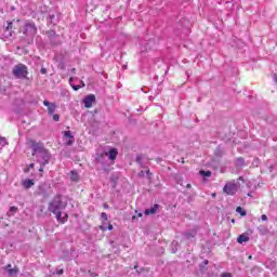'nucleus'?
Here are the masks:
<instances>
[{"mask_svg":"<svg viewBox=\"0 0 277 277\" xmlns=\"http://www.w3.org/2000/svg\"><path fill=\"white\" fill-rule=\"evenodd\" d=\"M221 277H233V275L230 273H224Z\"/></svg>","mask_w":277,"mask_h":277,"instance_id":"41","label":"nucleus"},{"mask_svg":"<svg viewBox=\"0 0 277 277\" xmlns=\"http://www.w3.org/2000/svg\"><path fill=\"white\" fill-rule=\"evenodd\" d=\"M199 174H200L201 176H203V179H209V177L211 176L212 172H211V171L201 170V171L199 172Z\"/></svg>","mask_w":277,"mask_h":277,"instance_id":"26","label":"nucleus"},{"mask_svg":"<svg viewBox=\"0 0 277 277\" xmlns=\"http://www.w3.org/2000/svg\"><path fill=\"white\" fill-rule=\"evenodd\" d=\"M12 75L15 77V79H29L27 78L29 75V67L23 63H19L13 67Z\"/></svg>","mask_w":277,"mask_h":277,"instance_id":"4","label":"nucleus"},{"mask_svg":"<svg viewBox=\"0 0 277 277\" xmlns=\"http://www.w3.org/2000/svg\"><path fill=\"white\" fill-rule=\"evenodd\" d=\"M107 230H114V225H111V223L108 224Z\"/></svg>","mask_w":277,"mask_h":277,"instance_id":"43","label":"nucleus"},{"mask_svg":"<svg viewBox=\"0 0 277 277\" xmlns=\"http://www.w3.org/2000/svg\"><path fill=\"white\" fill-rule=\"evenodd\" d=\"M93 103H96V95H94V94L87 95L83 98V105L87 109H90V107H92Z\"/></svg>","mask_w":277,"mask_h":277,"instance_id":"8","label":"nucleus"},{"mask_svg":"<svg viewBox=\"0 0 277 277\" xmlns=\"http://www.w3.org/2000/svg\"><path fill=\"white\" fill-rule=\"evenodd\" d=\"M64 137H67L66 146H72L75 144V135H72L71 131H64Z\"/></svg>","mask_w":277,"mask_h":277,"instance_id":"11","label":"nucleus"},{"mask_svg":"<svg viewBox=\"0 0 277 277\" xmlns=\"http://www.w3.org/2000/svg\"><path fill=\"white\" fill-rule=\"evenodd\" d=\"M16 28L14 27V22H6V26H3L2 40H8L12 38V36L16 35Z\"/></svg>","mask_w":277,"mask_h":277,"instance_id":"5","label":"nucleus"},{"mask_svg":"<svg viewBox=\"0 0 277 277\" xmlns=\"http://www.w3.org/2000/svg\"><path fill=\"white\" fill-rule=\"evenodd\" d=\"M61 68H64V65H63V66H61Z\"/></svg>","mask_w":277,"mask_h":277,"instance_id":"57","label":"nucleus"},{"mask_svg":"<svg viewBox=\"0 0 277 277\" xmlns=\"http://www.w3.org/2000/svg\"><path fill=\"white\" fill-rule=\"evenodd\" d=\"M54 42H60V37L57 39H54Z\"/></svg>","mask_w":277,"mask_h":277,"instance_id":"50","label":"nucleus"},{"mask_svg":"<svg viewBox=\"0 0 277 277\" xmlns=\"http://www.w3.org/2000/svg\"><path fill=\"white\" fill-rule=\"evenodd\" d=\"M145 174L148 179H153V173L150 172V170L145 171Z\"/></svg>","mask_w":277,"mask_h":277,"instance_id":"36","label":"nucleus"},{"mask_svg":"<svg viewBox=\"0 0 277 277\" xmlns=\"http://www.w3.org/2000/svg\"><path fill=\"white\" fill-rule=\"evenodd\" d=\"M107 223H103L101 226H100V230H103V232H105V230H107Z\"/></svg>","mask_w":277,"mask_h":277,"instance_id":"31","label":"nucleus"},{"mask_svg":"<svg viewBox=\"0 0 277 277\" xmlns=\"http://www.w3.org/2000/svg\"><path fill=\"white\" fill-rule=\"evenodd\" d=\"M68 207V198L62 194H56L48 205V211L50 213H57V211H64Z\"/></svg>","mask_w":277,"mask_h":277,"instance_id":"2","label":"nucleus"},{"mask_svg":"<svg viewBox=\"0 0 277 277\" xmlns=\"http://www.w3.org/2000/svg\"><path fill=\"white\" fill-rule=\"evenodd\" d=\"M106 155L110 161H115L116 157H118V149L110 148Z\"/></svg>","mask_w":277,"mask_h":277,"instance_id":"16","label":"nucleus"},{"mask_svg":"<svg viewBox=\"0 0 277 277\" xmlns=\"http://www.w3.org/2000/svg\"><path fill=\"white\" fill-rule=\"evenodd\" d=\"M52 213H53V215H55L57 222H61V224H62V220H63L62 210H58V211L52 212Z\"/></svg>","mask_w":277,"mask_h":277,"instance_id":"25","label":"nucleus"},{"mask_svg":"<svg viewBox=\"0 0 277 277\" xmlns=\"http://www.w3.org/2000/svg\"><path fill=\"white\" fill-rule=\"evenodd\" d=\"M64 274V268H57L56 269V275L62 276Z\"/></svg>","mask_w":277,"mask_h":277,"instance_id":"35","label":"nucleus"},{"mask_svg":"<svg viewBox=\"0 0 277 277\" xmlns=\"http://www.w3.org/2000/svg\"><path fill=\"white\" fill-rule=\"evenodd\" d=\"M5 269H6V272H10V269H12V264H8V265L5 266Z\"/></svg>","mask_w":277,"mask_h":277,"instance_id":"44","label":"nucleus"},{"mask_svg":"<svg viewBox=\"0 0 277 277\" xmlns=\"http://www.w3.org/2000/svg\"><path fill=\"white\" fill-rule=\"evenodd\" d=\"M70 181H74V183L79 181V173L77 171H70Z\"/></svg>","mask_w":277,"mask_h":277,"instance_id":"22","label":"nucleus"},{"mask_svg":"<svg viewBox=\"0 0 277 277\" xmlns=\"http://www.w3.org/2000/svg\"><path fill=\"white\" fill-rule=\"evenodd\" d=\"M238 243H247V241H250V236L248 234H241L237 238Z\"/></svg>","mask_w":277,"mask_h":277,"instance_id":"17","label":"nucleus"},{"mask_svg":"<svg viewBox=\"0 0 277 277\" xmlns=\"http://www.w3.org/2000/svg\"><path fill=\"white\" fill-rule=\"evenodd\" d=\"M101 219L103 220V222H107L108 217H107V213L102 212L101 214Z\"/></svg>","mask_w":277,"mask_h":277,"instance_id":"30","label":"nucleus"},{"mask_svg":"<svg viewBox=\"0 0 277 277\" xmlns=\"http://www.w3.org/2000/svg\"><path fill=\"white\" fill-rule=\"evenodd\" d=\"M223 155H224V149L222 148V146L219 145L214 150V156L215 157H223Z\"/></svg>","mask_w":277,"mask_h":277,"instance_id":"21","label":"nucleus"},{"mask_svg":"<svg viewBox=\"0 0 277 277\" xmlns=\"http://www.w3.org/2000/svg\"><path fill=\"white\" fill-rule=\"evenodd\" d=\"M232 223L235 224V219L232 220Z\"/></svg>","mask_w":277,"mask_h":277,"instance_id":"52","label":"nucleus"},{"mask_svg":"<svg viewBox=\"0 0 277 277\" xmlns=\"http://www.w3.org/2000/svg\"><path fill=\"white\" fill-rule=\"evenodd\" d=\"M16 211H18V208H16L14 206L10 208V213H12V215H14V213H16Z\"/></svg>","mask_w":277,"mask_h":277,"instance_id":"32","label":"nucleus"},{"mask_svg":"<svg viewBox=\"0 0 277 277\" xmlns=\"http://www.w3.org/2000/svg\"><path fill=\"white\" fill-rule=\"evenodd\" d=\"M138 217H142V213H138Z\"/></svg>","mask_w":277,"mask_h":277,"instance_id":"54","label":"nucleus"},{"mask_svg":"<svg viewBox=\"0 0 277 277\" xmlns=\"http://www.w3.org/2000/svg\"><path fill=\"white\" fill-rule=\"evenodd\" d=\"M177 250H179V249H176V248H174V247L171 249V251H172L173 254H176V251H177Z\"/></svg>","mask_w":277,"mask_h":277,"instance_id":"46","label":"nucleus"},{"mask_svg":"<svg viewBox=\"0 0 277 277\" xmlns=\"http://www.w3.org/2000/svg\"><path fill=\"white\" fill-rule=\"evenodd\" d=\"M215 196H216L215 193H213V194H212V198H215Z\"/></svg>","mask_w":277,"mask_h":277,"instance_id":"51","label":"nucleus"},{"mask_svg":"<svg viewBox=\"0 0 277 277\" xmlns=\"http://www.w3.org/2000/svg\"><path fill=\"white\" fill-rule=\"evenodd\" d=\"M72 81H75V78L70 77L69 78V84L72 88V90L75 92H77L78 90H81V85L80 84H72Z\"/></svg>","mask_w":277,"mask_h":277,"instance_id":"20","label":"nucleus"},{"mask_svg":"<svg viewBox=\"0 0 277 277\" xmlns=\"http://www.w3.org/2000/svg\"><path fill=\"white\" fill-rule=\"evenodd\" d=\"M159 203H155L151 208L145 209L144 213L145 215H155L157 211H159Z\"/></svg>","mask_w":277,"mask_h":277,"instance_id":"13","label":"nucleus"},{"mask_svg":"<svg viewBox=\"0 0 277 277\" xmlns=\"http://www.w3.org/2000/svg\"><path fill=\"white\" fill-rule=\"evenodd\" d=\"M63 259H64V261H72V252L63 251Z\"/></svg>","mask_w":277,"mask_h":277,"instance_id":"19","label":"nucleus"},{"mask_svg":"<svg viewBox=\"0 0 277 277\" xmlns=\"http://www.w3.org/2000/svg\"><path fill=\"white\" fill-rule=\"evenodd\" d=\"M261 219H262L263 222H267V215L263 214V215L261 216Z\"/></svg>","mask_w":277,"mask_h":277,"instance_id":"42","label":"nucleus"},{"mask_svg":"<svg viewBox=\"0 0 277 277\" xmlns=\"http://www.w3.org/2000/svg\"><path fill=\"white\" fill-rule=\"evenodd\" d=\"M37 193L39 196H43V198H47V196H49V190L47 189L45 184H40L38 186Z\"/></svg>","mask_w":277,"mask_h":277,"instance_id":"12","label":"nucleus"},{"mask_svg":"<svg viewBox=\"0 0 277 277\" xmlns=\"http://www.w3.org/2000/svg\"><path fill=\"white\" fill-rule=\"evenodd\" d=\"M80 83H81V87H82V88H85V82H83V81L81 80Z\"/></svg>","mask_w":277,"mask_h":277,"instance_id":"47","label":"nucleus"},{"mask_svg":"<svg viewBox=\"0 0 277 277\" xmlns=\"http://www.w3.org/2000/svg\"><path fill=\"white\" fill-rule=\"evenodd\" d=\"M70 252H75V250H74V249H70Z\"/></svg>","mask_w":277,"mask_h":277,"instance_id":"55","label":"nucleus"},{"mask_svg":"<svg viewBox=\"0 0 277 277\" xmlns=\"http://www.w3.org/2000/svg\"><path fill=\"white\" fill-rule=\"evenodd\" d=\"M209 265V260H205L201 264H199V268L202 271L205 267Z\"/></svg>","mask_w":277,"mask_h":277,"instance_id":"28","label":"nucleus"},{"mask_svg":"<svg viewBox=\"0 0 277 277\" xmlns=\"http://www.w3.org/2000/svg\"><path fill=\"white\" fill-rule=\"evenodd\" d=\"M30 170H31V169H30L29 167H26V168L24 169V173H25V174H29Z\"/></svg>","mask_w":277,"mask_h":277,"instance_id":"39","label":"nucleus"},{"mask_svg":"<svg viewBox=\"0 0 277 277\" xmlns=\"http://www.w3.org/2000/svg\"><path fill=\"white\" fill-rule=\"evenodd\" d=\"M104 207H105V209H107L109 206L105 205Z\"/></svg>","mask_w":277,"mask_h":277,"instance_id":"53","label":"nucleus"},{"mask_svg":"<svg viewBox=\"0 0 277 277\" xmlns=\"http://www.w3.org/2000/svg\"><path fill=\"white\" fill-rule=\"evenodd\" d=\"M9 276H16L18 274V268L14 267L8 271Z\"/></svg>","mask_w":277,"mask_h":277,"instance_id":"27","label":"nucleus"},{"mask_svg":"<svg viewBox=\"0 0 277 277\" xmlns=\"http://www.w3.org/2000/svg\"><path fill=\"white\" fill-rule=\"evenodd\" d=\"M47 36L50 40V43L53 44V47H60V44H62L61 41H55L58 38V35L57 32H55V30H48Z\"/></svg>","mask_w":277,"mask_h":277,"instance_id":"7","label":"nucleus"},{"mask_svg":"<svg viewBox=\"0 0 277 277\" xmlns=\"http://www.w3.org/2000/svg\"><path fill=\"white\" fill-rule=\"evenodd\" d=\"M66 222H68V213L65 212L62 219V224H66Z\"/></svg>","mask_w":277,"mask_h":277,"instance_id":"29","label":"nucleus"},{"mask_svg":"<svg viewBox=\"0 0 277 277\" xmlns=\"http://www.w3.org/2000/svg\"><path fill=\"white\" fill-rule=\"evenodd\" d=\"M71 72H74V74L77 72V69H76V68H72V69H71Z\"/></svg>","mask_w":277,"mask_h":277,"instance_id":"49","label":"nucleus"},{"mask_svg":"<svg viewBox=\"0 0 277 277\" xmlns=\"http://www.w3.org/2000/svg\"><path fill=\"white\" fill-rule=\"evenodd\" d=\"M22 185H23L24 189H31V187H34V185H36V182L31 179H26L22 182Z\"/></svg>","mask_w":277,"mask_h":277,"instance_id":"14","label":"nucleus"},{"mask_svg":"<svg viewBox=\"0 0 277 277\" xmlns=\"http://www.w3.org/2000/svg\"><path fill=\"white\" fill-rule=\"evenodd\" d=\"M186 189H192V184H187Z\"/></svg>","mask_w":277,"mask_h":277,"instance_id":"48","label":"nucleus"},{"mask_svg":"<svg viewBox=\"0 0 277 277\" xmlns=\"http://www.w3.org/2000/svg\"><path fill=\"white\" fill-rule=\"evenodd\" d=\"M8 144H10L8 142V138L0 136V150H1V148H4V146H8Z\"/></svg>","mask_w":277,"mask_h":277,"instance_id":"24","label":"nucleus"},{"mask_svg":"<svg viewBox=\"0 0 277 277\" xmlns=\"http://www.w3.org/2000/svg\"><path fill=\"white\" fill-rule=\"evenodd\" d=\"M236 213H239V215H241L242 217H246V215H248V212L241 207L236 208Z\"/></svg>","mask_w":277,"mask_h":277,"instance_id":"23","label":"nucleus"},{"mask_svg":"<svg viewBox=\"0 0 277 277\" xmlns=\"http://www.w3.org/2000/svg\"><path fill=\"white\" fill-rule=\"evenodd\" d=\"M52 116H53L54 122H60V115L53 114Z\"/></svg>","mask_w":277,"mask_h":277,"instance_id":"33","label":"nucleus"},{"mask_svg":"<svg viewBox=\"0 0 277 277\" xmlns=\"http://www.w3.org/2000/svg\"><path fill=\"white\" fill-rule=\"evenodd\" d=\"M136 163L140 168H146V163H148V158L144 154H140L135 158Z\"/></svg>","mask_w":277,"mask_h":277,"instance_id":"9","label":"nucleus"},{"mask_svg":"<svg viewBox=\"0 0 277 277\" xmlns=\"http://www.w3.org/2000/svg\"><path fill=\"white\" fill-rule=\"evenodd\" d=\"M39 164H40L39 172H44V167L47 164H44V162H39Z\"/></svg>","mask_w":277,"mask_h":277,"instance_id":"34","label":"nucleus"},{"mask_svg":"<svg viewBox=\"0 0 277 277\" xmlns=\"http://www.w3.org/2000/svg\"><path fill=\"white\" fill-rule=\"evenodd\" d=\"M43 105H44V107H48L49 116H53V114H55V110L57 109V105H55V103H51V102L44 100Z\"/></svg>","mask_w":277,"mask_h":277,"instance_id":"10","label":"nucleus"},{"mask_svg":"<svg viewBox=\"0 0 277 277\" xmlns=\"http://www.w3.org/2000/svg\"><path fill=\"white\" fill-rule=\"evenodd\" d=\"M246 159L243 157H238L235 162L236 168H245Z\"/></svg>","mask_w":277,"mask_h":277,"instance_id":"18","label":"nucleus"},{"mask_svg":"<svg viewBox=\"0 0 277 277\" xmlns=\"http://www.w3.org/2000/svg\"><path fill=\"white\" fill-rule=\"evenodd\" d=\"M24 36H26L27 39V44H32L34 43V37L38 34V27L34 22H26L24 24V29H23Z\"/></svg>","mask_w":277,"mask_h":277,"instance_id":"3","label":"nucleus"},{"mask_svg":"<svg viewBox=\"0 0 277 277\" xmlns=\"http://www.w3.org/2000/svg\"><path fill=\"white\" fill-rule=\"evenodd\" d=\"M28 168H29L30 170H34V168H36V164H35V163H30V164L28 166Z\"/></svg>","mask_w":277,"mask_h":277,"instance_id":"45","label":"nucleus"},{"mask_svg":"<svg viewBox=\"0 0 277 277\" xmlns=\"http://www.w3.org/2000/svg\"><path fill=\"white\" fill-rule=\"evenodd\" d=\"M48 18H49V21H51V23H53V18H55V15L50 14Z\"/></svg>","mask_w":277,"mask_h":277,"instance_id":"40","label":"nucleus"},{"mask_svg":"<svg viewBox=\"0 0 277 277\" xmlns=\"http://www.w3.org/2000/svg\"><path fill=\"white\" fill-rule=\"evenodd\" d=\"M249 259H252V255H250Z\"/></svg>","mask_w":277,"mask_h":277,"instance_id":"56","label":"nucleus"},{"mask_svg":"<svg viewBox=\"0 0 277 277\" xmlns=\"http://www.w3.org/2000/svg\"><path fill=\"white\" fill-rule=\"evenodd\" d=\"M40 72L41 75H47L48 72L47 67H41Z\"/></svg>","mask_w":277,"mask_h":277,"instance_id":"37","label":"nucleus"},{"mask_svg":"<svg viewBox=\"0 0 277 277\" xmlns=\"http://www.w3.org/2000/svg\"><path fill=\"white\" fill-rule=\"evenodd\" d=\"M30 148L32 150V157H35L37 163H43L49 166L51 161V153L44 148L42 142L31 141Z\"/></svg>","mask_w":277,"mask_h":277,"instance_id":"1","label":"nucleus"},{"mask_svg":"<svg viewBox=\"0 0 277 277\" xmlns=\"http://www.w3.org/2000/svg\"><path fill=\"white\" fill-rule=\"evenodd\" d=\"M239 189V184L233 182H227L225 186L223 187L224 194H227V196H235Z\"/></svg>","mask_w":277,"mask_h":277,"instance_id":"6","label":"nucleus"},{"mask_svg":"<svg viewBox=\"0 0 277 277\" xmlns=\"http://www.w3.org/2000/svg\"><path fill=\"white\" fill-rule=\"evenodd\" d=\"M198 235V232L196 229H190L188 232L183 233L184 239H194Z\"/></svg>","mask_w":277,"mask_h":277,"instance_id":"15","label":"nucleus"},{"mask_svg":"<svg viewBox=\"0 0 277 277\" xmlns=\"http://www.w3.org/2000/svg\"><path fill=\"white\" fill-rule=\"evenodd\" d=\"M138 176H140L141 179H144V176H146V171H141V172H138Z\"/></svg>","mask_w":277,"mask_h":277,"instance_id":"38","label":"nucleus"}]
</instances>
